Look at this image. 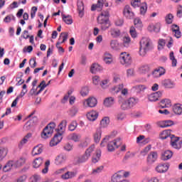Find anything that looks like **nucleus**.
Masks as SVG:
<instances>
[{"mask_svg":"<svg viewBox=\"0 0 182 182\" xmlns=\"http://www.w3.org/2000/svg\"><path fill=\"white\" fill-rule=\"evenodd\" d=\"M122 177H123V174H122L120 171H118L117 173H114L112 176V181H113V182H120V180H122Z\"/></svg>","mask_w":182,"mask_h":182,"instance_id":"nucleus-38","label":"nucleus"},{"mask_svg":"<svg viewBox=\"0 0 182 182\" xmlns=\"http://www.w3.org/2000/svg\"><path fill=\"white\" fill-rule=\"evenodd\" d=\"M102 70V67L97 63H94L91 65L90 72L91 73H97Z\"/></svg>","mask_w":182,"mask_h":182,"instance_id":"nucleus-34","label":"nucleus"},{"mask_svg":"<svg viewBox=\"0 0 182 182\" xmlns=\"http://www.w3.org/2000/svg\"><path fill=\"white\" fill-rule=\"evenodd\" d=\"M146 90V86L145 85H136L132 87V91L134 93H141V92H144Z\"/></svg>","mask_w":182,"mask_h":182,"instance_id":"nucleus-24","label":"nucleus"},{"mask_svg":"<svg viewBox=\"0 0 182 182\" xmlns=\"http://www.w3.org/2000/svg\"><path fill=\"white\" fill-rule=\"evenodd\" d=\"M173 112L175 113V114L180 116V114L182 113V105L180 104H176L173 105Z\"/></svg>","mask_w":182,"mask_h":182,"instance_id":"nucleus-32","label":"nucleus"},{"mask_svg":"<svg viewBox=\"0 0 182 182\" xmlns=\"http://www.w3.org/2000/svg\"><path fill=\"white\" fill-rule=\"evenodd\" d=\"M157 152H151L147 157V161L151 164L157 160Z\"/></svg>","mask_w":182,"mask_h":182,"instance_id":"nucleus-25","label":"nucleus"},{"mask_svg":"<svg viewBox=\"0 0 182 182\" xmlns=\"http://www.w3.org/2000/svg\"><path fill=\"white\" fill-rule=\"evenodd\" d=\"M162 95L163 92L160 91L154 92L149 96V100L150 102H157V100H159V98L161 97Z\"/></svg>","mask_w":182,"mask_h":182,"instance_id":"nucleus-18","label":"nucleus"},{"mask_svg":"<svg viewBox=\"0 0 182 182\" xmlns=\"http://www.w3.org/2000/svg\"><path fill=\"white\" fill-rule=\"evenodd\" d=\"M171 31L175 38H177V39L181 38V31H180V27L177 24H173L171 26Z\"/></svg>","mask_w":182,"mask_h":182,"instance_id":"nucleus-13","label":"nucleus"},{"mask_svg":"<svg viewBox=\"0 0 182 182\" xmlns=\"http://www.w3.org/2000/svg\"><path fill=\"white\" fill-rule=\"evenodd\" d=\"M95 150V145H92L88 149H86L85 154L80 156H77L74 158L73 163L75 166L79 164H82L83 163H86L89 159H90V156H92V153Z\"/></svg>","mask_w":182,"mask_h":182,"instance_id":"nucleus-1","label":"nucleus"},{"mask_svg":"<svg viewBox=\"0 0 182 182\" xmlns=\"http://www.w3.org/2000/svg\"><path fill=\"white\" fill-rule=\"evenodd\" d=\"M29 65L33 69L36 68V58H31L29 60Z\"/></svg>","mask_w":182,"mask_h":182,"instance_id":"nucleus-61","label":"nucleus"},{"mask_svg":"<svg viewBox=\"0 0 182 182\" xmlns=\"http://www.w3.org/2000/svg\"><path fill=\"white\" fill-rule=\"evenodd\" d=\"M161 109L171 107V101L168 99L162 100L160 105Z\"/></svg>","mask_w":182,"mask_h":182,"instance_id":"nucleus-29","label":"nucleus"},{"mask_svg":"<svg viewBox=\"0 0 182 182\" xmlns=\"http://www.w3.org/2000/svg\"><path fill=\"white\" fill-rule=\"evenodd\" d=\"M8 154V149L5 148H0V160H3Z\"/></svg>","mask_w":182,"mask_h":182,"instance_id":"nucleus-53","label":"nucleus"},{"mask_svg":"<svg viewBox=\"0 0 182 182\" xmlns=\"http://www.w3.org/2000/svg\"><path fill=\"white\" fill-rule=\"evenodd\" d=\"M173 121H171V120L164 121L161 124V127L164 129L166 127H170V126H173Z\"/></svg>","mask_w":182,"mask_h":182,"instance_id":"nucleus-52","label":"nucleus"},{"mask_svg":"<svg viewBox=\"0 0 182 182\" xmlns=\"http://www.w3.org/2000/svg\"><path fill=\"white\" fill-rule=\"evenodd\" d=\"M97 23L101 25L102 31H107L110 28V21L109 20V11H102L97 17Z\"/></svg>","mask_w":182,"mask_h":182,"instance_id":"nucleus-3","label":"nucleus"},{"mask_svg":"<svg viewBox=\"0 0 182 182\" xmlns=\"http://www.w3.org/2000/svg\"><path fill=\"white\" fill-rule=\"evenodd\" d=\"M119 144H121L120 139L109 142L107 145L108 151H114L115 149H117V147H119Z\"/></svg>","mask_w":182,"mask_h":182,"instance_id":"nucleus-15","label":"nucleus"},{"mask_svg":"<svg viewBox=\"0 0 182 182\" xmlns=\"http://www.w3.org/2000/svg\"><path fill=\"white\" fill-rule=\"evenodd\" d=\"M150 150H151V146L149 145L141 151V156H146Z\"/></svg>","mask_w":182,"mask_h":182,"instance_id":"nucleus-56","label":"nucleus"},{"mask_svg":"<svg viewBox=\"0 0 182 182\" xmlns=\"http://www.w3.org/2000/svg\"><path fill=\"white\" fill-rule=\"evenodd\" d=\"M43 151V146L42 145H38L36 146L33 151H32V155L33 156H38V154H41Z\"/></svg>","mask_w":182,"mask_h":182,"instance_id":"nucleus-27","label":"nucleus"},{"mask_svg":"<svg viewBox=\"0 0 182 182\" xmlns=\"http://www.w3.org/2000/svg\"><path fill=\"white\" fill-rule=\"evenodd\" d=\"M68 38H69V33L67 32H63L60 33L58 41L62 39L61 43H65L66 41H68Z\"/></svg>","mask_w":182,"mask_h":182,"instance_id":"nucleus-46","label":"nucleus"},{"mask_svg":"<svg viewBox=\"0 0 182 182\" xmlns=\"http://www.w3.org/2000/svg\"><path fill=\"white\" fill-rule=\"evenodd\" d=\"M86 105L87 107H95L96 105H97V100L93 97H91L84 102V106H86Z\"/></svg>","mask_w":182,"mask_h":182,"instance_id":"nucleus-14","label":"nucleus"},{"mask_svg":"<svg viewBox=\"0 0 182 182\" xmlns=\"http://www.w3.org/2000/svg\"><path fill=\"white\" fill-rule=\"evenodd\" d=\"M171 136V131L170 130H164L160 134V139L161 140H166L168 137H170Z\"/></svg>","mask_w":182,"mask_h":182,"instance_id":"nucleus-39","label":"nucleus"},{"mask_svg":"<svg viewBox=\"0 0 182 182\" xmlns=\"http://www.w3.org/2000/svg\"><path fill=\"white\" fill-rule=\"evenodd\" d=\"M73 177H76V173L74 171H67L61 175V178L63 180H69L70 178H73Z\"/></svg>","mask_w":182,"mask_h":182,"instance_id":"nucleus-23","label":"nucleus"},{"mask_svg":"<svg viewBox=\"0 0 182 182\" xmlns=\"http://www.w3.org/2000/svg\"><path fill=\"white\" fill-rule=\"evenodd\" d=\"M31 137H32V134L31 133L25 136L24 138L20 141L18 146L22 147L23 144H26V143H28V139H31Z\"/></svg>","mask_w":182,"mask_h":182,"instance_id":"nucleus-45","label":"nucleus"},{"mask_svg":"<svg viewBox=\"0 0 182 182\" xmlns=\"http://www.w3.org/2000/svg\"><path fill=\"white\" fill-rule=\"evenodd\" d=\"M124 85L123 84H121L117 87H114V91L115 92V93H119L121 90V94L123 96H127V95H129V90H127V88H123Z\"/></svg>","mask_w":182,"mask_h":182,"instance_id":"nucleus-12","label":"nucleus"},{"mask_svg":"<svg viewBox=\"0 0 182 182\" xmlns=\"http://www.w3.org/2000/svg\"><path fill=\"white\" fill-rule=\"evenodd\" d=\"M134 26L136 28H139V29H141V28H143V22H141V20L140 19V18H134Z\"/></svg>","mask_w":182,"mask_h":182,"instance_id":"nucleus-48","label":"nucleus"},{"mask_svg":"<svg viewBox=\"0 0 182 182\" xmlns=\"http://www.w3.org/2000/svg\"><path fill=\"white\" fill-rule=\"evenodd\" d=\"M66 160H68V156L65 154H60L55 159V164H56V166H60L63 164Z\"/></svg>","mask_w":182,"mask_h":182,"instance_id":"nucleus-11","label":"nucleus"},{"mask_svg":"<svg viewBox=\"0 0 182 182\" xmlns=\"http://www.w3.org/2000/svg\"><path fill=\"white\" fill-rule=\"evenodd\" d=\"M41 178V176L35 174L30 178V182H39Z\"/></svg>","mask_w":182,"mask_h":182,"instance_id":"nucleus-57","label":"nucleus"},{"mask_svg":"<svg viewBox=\"0 0 182 182\" xmlns=\"http://www.w3.org/2000/svg\"><path fill=\"white\" fill-rule=\"evenodd\" d=\"M93 137L95 143H99V141H100V139H102V129H100V128L97 129Z\"/></svg>","mask_w":182,"mask_h":182,"instance_id":"nucleus-30","label":"nucleus"},{"mask_svg":"<svg viewBox=\"0 0 182 182\" xmlns=\"http://www.w3.org/2000/svg\"><path fill=\"white\" fill-rule=\"evenodd\" d=\"M26 178H27L26 175H23L18 177L16 179V182H25L26 181Z\"/></svg>","mask_w":182,"mask_h":182,"instance_id":"nucleus-64","label":"nucleus"},{"mask_svg":"<svg viewBox=\"0 0 182 182\" xmlns=\"http://www.w3.org/2000/svg\"><path fill=\"white\" fill-rule=\"evenodd\" d=\"M103 9V0H97V4H92L91 11H100Z\"/></svg>","mask_w":182,"mask_h":182,"instance_id":"nucleus-21","label":"nucleus"},{"mask_svg":"<svg viewBox=\"0 0 182 182\" xmlns=\"http://www.w3.org/2000/svg\"><path fill=\"white\" fill-rule=\"evenodd\" d=\"M123 15L127 19H133L134 18V13L132 10V7L129 5L125 6L124 8Z\"/></svg>","mask_w":182,"mask_h":182,"instance_id":"nucleus-8","label":"nucleus"},{"mask_svg":"<svg viewBox=\"0 0 182 182\" xmlns=\"http://www.w3.org/2000/svg\"><path fill=\"white\" fill-rule=\"evenodd\" d=\"M110 119L108 117H105L100 122V127L105 128L109 126Z\"/></svg>","mask_w":182,"mask_h":182,"instance_id":"nucleus-41","label":"nucleus"},{"mask_svg":"<svg viewBox=\"0 0 182 182\" xmlns=\"http://www.w3.org/2000/svg\"><path fill=\"white\" fill-rule=\"evenodd\" d=\"M68 139L77 143V141H80V139H82V136L79 134L73 133L68 136Z\"/></svg>","mask_w":182,"mask_h":182,"instance_id":"nucleus-31","label":"nucleus"},{"mask_svg":"<svg viewBox=\"0 0 182 182\" xmlns=\"http://www.w3.org/2000/svg\"><path fill=\"white\" fill-rule=\"evenodd\" d=\"M15 16L14 14H10L4 18V22H5V23H9L11 21H15Z\"/></svg>","mask_w":182,"mask_h":182,"instance_id":"nucleus-54","label":"nucleus"},{"mask_svg":"<svg viewBox=\"0 0 182 182\" xmlns=\"http://www.w3.org/2000/svg\"><path fill=\"white\" fill-rule=\"evenodd\" d=\"M130 42H131L130 37L125 36L123 38V44H124V46H125L126 48L129 46V44L130 43Z\"/></svg>","mask_w":182,"mask_h":182,"instance_id":"nucleus-58","label":"nucleus"},{"mask_svg":"<svg viewBox=\"0 0 182 182\" xmlns=\"http://www.w3.org/2000/svg\"><path fill=\"white\" fill-rule=\"evenodd\" d=\"M99 116V114L96 111H91L87 114V119L90 120V122H95L96 119H97V117Z\"/></svg>","mask_w":182,"mask_h":182,"instance_id":"nucleus-22","label":"nucleus"},{"mask_svg":"<svg viewBox=\"0 0 182 182\" xmlns=\"http://www.w3.org/2000/svg\"><path fill=\"white\" fill-rule=\"evenodd\" d=\"M119 62L125 66L132 65V56L127 52L121 53L119 55Z\"/></svg>","mask_w":182,"mask_h":182,"instance_id":"nucleus-6","label":"nucleus"},{"mask_svg":"<svg viewBox=\"0 0 182 182\" xmlns=\"http://www.w3.org/2000/svg\"><path fill=\"white\" fill-rule=\"evenodd\" d=\"M169 167L168 164H160L156 167L155 170L157 173L161 174L163 173H167Z\"/></svg>","mask_w":182,"mask_h":182,"instance_id":"nucleus-10","label":"nucleus"},{"mask_svg":"<svg viewBox=\"0 0 182 182\" xmlns=\"http://www.w3.org/2000/svg\"><path fill=\"white\" fill-rule=\"evenodd\" d=\"M67 124H68V122L66 120H63L58 125V132H65Z\"/></svg>","mask_w":182,"mask_h":182,"instance_id":"nucleus-47","label":"nucleus"},{"mask_svg":"<svg viewBox=\"0 0 182 182\" xmlns=\"http://www.w3.org/2000/svg\"><path fill=\"white\" fill-rule=\"evenodd\" d=\"M162 85L165 87L166 89H173L176 87V82L170 79H166L162 81Z\"/></svg>","mask_w":182,"mask_h":182,"instance_id":"nucleus-17","label":"nucleus"},{"mask_svg":"<svg viewBox=\"0 0 182 182\" xmlns=\"http://www.w3.org/2000/svg\"><path fill=\"white\" fill-rule=\"evenodd\" d=\"M104 61L107 65H110L113 62V55L112 54L106 53L104 55Z\"/></svg>","mask_w":182,"mask_h":182,"instance_id":"nucleus-33","label":"nucleus"},{"mask_svg":"<svg viewBox=\"0 0 182 182\" xmlns=\"http://www.w3.org/2000/svg\"><path fill=\"white\" fill-rule=\"evenodd\" d=\"M104 105L106 107H110L114 105V98L113 97H109L105 99Z\"/></svg>","mask_w":182,"mask_h":182,"instance_id":"nucleus-28","label":"nucleus"},{"mask_svg":"<svg viewBox=\"0 0 182 182\" xmlns=\"http://www.w3.org/2000/svg\"><path fill=\"white\" fill-rule=\"evenodd\" d=\"M164 46H166V41H164V39H160L159 41L158 49L160 50L161 49H163Z\"/></svg>","mask_w":182,"mask_h":182,"instance_id":"nucleus-59","label":"nucleus"},{"mask_svg":"<svg viewBox=\"0 0 182 182\" xmlns=\"http://www.w3.org/2000/svg\"><path fill=\"white\" fill-rule=\"evenodd\" d=\"M153 49V43L149 38H142L140 41L139 55L140 56H146L149 50Z\"/></svg>","mask_w":182,"mask_h":182,"instance_id":"nucleus-2","label":"nucleus"},{"mask_svg":"<svg viewBox=\"0 0 182 182\" xmlns=\"http://www.w3.org/2000/svg\"><path fill=\"white\" fill-rule=\"evenodd\" d=\"M110 47L113 50H119L120 49V44L117 40H112L110 41Z\"/></svg>","mask_w":182,"mask_h":182,"instance_id":"nucleus-35","label":"nucleus"},{"mask_svg":"<svg viewBox=\"0 0 182 182\" xmlns=\"http://www.w3.org/2000/svg\"><path fill=\"white\" fill-rule=\"evenodd\" d=\"M56 127V124L55 122H50L43 130L41 133V137L43 139H48V137H52L53 134V130Z\"/></svg>","mask_w":182,"mask_h":182,"instance_id":"nucleus-5","label":"nucleus"},{"mask_svg":"<svg viewBox=\"0 0 182 182\" xmlns=\"http://www.w3.org/2000/svg\"><path fill=\"white\" fill-rule=\"evenodd\" d=\"M111 36L113 38H119L120 36V30L116 28H111L109 31Z\"/></svg>","mask_w":182,"mask_h":182,"instance_id":"nucleus-44","label":"nucleus"},{"mask_svg":"<svg viewBox=\"0 0 182 182\" xmlns=\"http://www.w3.org/2000/svg\"><path fill=\"white\" fill-rule=\"evenodd\" d=\"M42 163H43V159L41 157L37 158L33 161V166L34 168H39L42 166Z\"/></svg>","mask_w":182,"mask_h":182,"instance_id":"nucleus-37","label":"nucleus"},{"mask_svg":"<svg viewBox=\"0 0 182 182\" xmlns=\"http://www.w3.org/2000/svg\"><path fill=\"white\" fill-rule=\"evenodd\" d=\"M164 73H166V69L163 67H159L153 71L152 75L154 77H160L161 76H163Z\"/></svg>","mask_w":182,"mask_h":182,"instance_id":"nucleus-16","label":"nucleus"},{"mask_svg":"<svg viewBox=\"0 0 182 182\" xmlns=\"http://www.w3.org/2000/svg\"><path fill=\"white\" fill-rule=\"evenodd\" d=\"M139 71L142 75H146V73H149L150 72V66H149V65H141L139 68Z\"/></svg>","mask_w":182,"mask_h":182,"instance_id":"nucleus-36","label":"nucleus"},{"mask_svg":"<svg viewBox=\"0 0 182 182\" xmlns=\"http://www.w3.org/2000/svg\"><path fill=\"white\" fill-rule=\"evenodd\" d=\"M62 134L58 133L56 134L53 138L50 141V147H53L54 146H58L60 141H62Z\"/></svg>","mask_w":182,"mask_h":182,"instance_id":"nucleus-9","label":"nucleus"},{"mask_svg":"<svg viewBox=\"0 0 182 182\" xmlns=\"http://www.w3.org/2000/svg\"><path fill=\"white\" fill-rule=\"evenodd\" d=\"M173 157V151L170 150H166L164 153L161 154V159L164 161H167V160H170Z\"/></svg>","mask_w":182,"mask_h":182,"instance_id":"nucleus-19","label":"nucleus"},{"mask_svg":"<svg viewBox=\"0 0 182 182\" xmlns=\"http://www.w3.org/2000/svg\"><path fill=\"white\" fill-rule=\"evenodd\" d=\"M62 16H63V21H64V22L67 25H72V23H73V19H72V16H66L65 14H63Z\"/></svg>","mask_w":182,"mask_h":182,"instance_id":"nucleus-42","label":"nucleus"},{"mask_svg":"<svg viewBox=\"0 0 182 182\" xmlns=\"http://www.w3.org/2000/svg\"><path fill=\"white\" fill-rule=\"evenodd\" d=\"M26 160L24 158H21L20 159L14 161V168H18V167H22L23 164H25Z\"/></svg>","mask_w":182,"mask_h":182,"instance_id":"nucleus-40","label":"nucleus"},{"mask_svg":"<svg viewBox=\"0 0 182 182\" xmlns=\"http://www.w3.org/2000/svg\"><path fill=\"white\" fill-rule=\"evenodd\" d=\"M169 59L171 60L173 68H176V66H177V59H176V57L174 56V52L171 51L169 53Z\"/></svg>","mask_w":182,"mask_h":182,"instance_id":"nucleus-43","label":"nucleus"},{"mask_svg":"<svg viewBox=\"0 0 182 182\" xmlns=\"http://www.w3.org/2000/svg\"><path fill=\"white\" fill-rule=\"evenodd\" d=\"M119 103L120 105V108L122 110H129L132 109L139 103V99L134 98L133 97H129L128 100L123 101V100H119Z\"/></svg>","mask_w":182,"mask_h":182,"instance_id":"nucleus-4","label":"nucleus"},{"mask_svg":"<svg viewBox=\"0 0 182 182\" xmlns=\"http://www.w3.org/2000/svg\"><path fill=\"white\" fill-rule=\"evenodd\" d=\"M77 6L80 18H83V15H85V13L83 12V11H85V5L83 4V1H77Z\"/></svg>","mask_w":182,"mask_h":182,"instance_id":"nucleus-20","label":"nucleus"},{"mask_svg":"<svg viewBox=\"0 0 182 182\" xmlns=\"http://www.w3.org/2000/svg\"><path fill=\"white\" fill-rule=\"evenodd\" d=\"M147 12V4L144 3L140 7V14L144 15Z\"/></svg>","mask_w":182,"mask_h":182,"instance_id":"nucleus-55","label":"nucleus"},{"mask_svg":"<svg viewBox=\"0 0 182 182\" xmlns=\"http://www.w3.org/2000/svg\"><path fill=\"white\" fill-rule=\"evenodd\" d=\"M77 127V122L76 121H73L68 126V130H70V132H75Z\"/></svg>","mask_w":182,"mask_h":182,"instance_id":"nucleus-51","label":"nucleus"},{"mask_svg":"<svg viewBox=\"0 0 182 182\" xmlns=\"http://www.w3.org/2000/svg\"><path fill=\"white\" fill-rule=\"evenodd\" d=\"M131 5L134 6V8H136V6H140V5H141V2L140 0H132L131 1Z\"/></svg>","mask_w":182,"mask_h":182,"instance_id":"nucleus-63","label":"nucleus"},{"mask_svg":"<svg viewBox=\"0 0 182 182\" xmlns=\"http://www.w3.org/2000/svg\"><path fill=\"white\" fill-rule=\"evenodd\" d=\"M101 156L102 154H100V152H97L96 156L92 157V163H97V161L100 160Z\"/></svg>","mask_w":182,"mask_h":182,"instance_id":"nucleus-62","label":"nucleus"},{"mask_svg":"<svg viewBox=\"0 0 182 182\" xmlns=\"http://www.w3.org/2000/svg\"><path fill=\"white\" fill-rule=\"evenodd\" d=\"M12 167H15V164L14 161H9L4 166L3 171H4L5 173L11 171V170H12Z\"/></svg>","mask_w":182,"mask_h":182,"instance_id":"nucleus-26","label":"nucleus"},{"mask_svg":"<svg viewBox=\"0 0 182 182\" xmlns=\"http://www.w3.org/2000/svg\"><path fill=\"white\" fill-rule=\"evenodd\" d=\"M129 33H130L132 38L137 37V32H136V28L133 26L130 28Z\"/></svg>","mask_w":182,"mask_h":182,"instance_id":"nucleus-60","label":"nucleus"},{"mask_svg":"<svg viewBox=\"0 0 182 182\" xmlns=\"http://www.w3.org/2000/svg\"><path fill=\"white\" fill-rule=\"evenodd\" d=\"M171 146L173 149L180 150L182 147V141L180 140L178 136H175L174 135H171Z\"/></svg>","mask_w":182,"mask_h":182,"instance_id":"nucleus-7","label":"nucleus"},{"mask_svg":"<svg viewBox=\"0 0 182 182\" xmlns=\"http://www.w3.org/2000/svg\"><path fill=\"white\" fill-rule=\"evenodd\" d=\"M174 19V16L172 14H168L165 16V21L166 23L170 25V23H173V21Z\"/></svg>","mask_w":182,"mask_h":182,"instance_id":"nucleus-50","label":"nucleus"},{"mask_svg":"<svg viewBox=\"0 0 182 182\" xmlns=\"http://www.w3.org/2000/svg\"><path fill=\"white\" fill-rule=\"evenodd\" d=\"M48 85H46V82L45 80H43L40 85L38 86V87H40V90L36 92V95H39L41 92H43V90L45 87H46Z\"/></svg>","mask_w":182,"mask_h":182,"instance_id":"nucleus-49","label":"nucleus"}]
</instances>
